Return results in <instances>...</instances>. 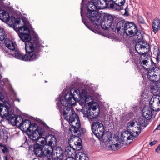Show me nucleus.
Wrapping results in <instances>:
<instances>
[{
    "mask_svg": "<svg viewBox=\"0 0 160 160\" xmlns=\"http://www.w3.org/2000/svg\"><path fill=\"white\" fill-rule=\"evenodd\" d=\"M80 93L77 88L72 89L70 93L65 94L64 99L61 100L63 108V115L65 119L71 126V130L75 133L77 135L73 139L74 144L72 146H67L65 148V153L69 157L73 154L74 150L79 151L82 147V140L79 137L81 136L80 130L81 124L78 115L74 113L72 105L76 103L77 100L81 98Z\"/></svg>",
    "mask_w": 160,
    "mask_h": 160,
    "instance_id": "obj_1",
    "label": "nucleus"
},
{
    "mask_svg": "<svg viewBox=\"0 0 160 160\" xmlns=\"http://www.w3.org/2000/svg\"><path fill=\"white\" fill-rule=\"evenodd\" d=\"M18 34L21 39L25 43V49L27 54L23 55L18 50L16 58L26 61H33L38 58L40 54L35 52V42H30L31 36L30 31L27 26L24 25L19 28Z\"/></svg>",
    "mask_w": 160,
    "mask_h": 160,
    "instance_id": "obj_2",
    "label": "nucleus"
},
{
    "mask_svg": "<svg viewBox=\"0 0 160 160\" xmlns=\"http://www.w3.org/2000/svg\"><path fill=\"white\" fill-rule=\"evenodd\" d=\"M116 30L118 32H124L130 36H135L138 40H140L143 37V32L138 30L137 25L132 22L120 21L117 24Z\"/></svg>",
    "mask_w": 160,
    "mask_h": 160,
    "instance_id": "obj_3",
    "label": "nucleus"
},
{
    "mask_svg": "<svg viewBox=\"0 0 160 160\" xmlns=\"http://www.w3.org/2000/svg\"><path fill=\"white\" fill-rule=\"evenodd\" d=\"M86 8L88 10L87 12V17L93 23L96 20L100 19L101 16L97 11L98 9L93 2H89L87 4Z\"/></svg>",
    "mask_w": 160,
    "mask_h": 160,
    "instance_id": "obj_4",
    "label": "nucleus"
},
{
    "mask_svg": "<svg viewBox=\"0 0 160 160\" xmlns=\"http://www.w3.org/2000/svg\"><path fill=\"white\" fill-rule=\"evenodd\" d=\"M4 43L6 47L2 48V50L5 56L11 55L16 58L17 54H18V50L15 49V46L12 41L9 38H6L4 41Z\"/></svg>",
    "mask_w": 160,
    "mask_h": 160,
    "instance_id": "obj_5",
    "label": "nucleus"
},
{
    "mask_svg": "<svg viewBox=\"0 0 160 160\" xmlns=\"http://www.w3.org/2000/svg\"><path fill=\"white\" fill-rule=\"evenodd\" d=\"M101 17L99 20H96L94 24L99 26H101L102 28L104 30H108L112 25L113 20L114 17L112 15H108L107 16V19L106 20L104 18L102 19V18L100 19Z\"/></svg>",
    "mask_w": 160,
    "mask_h": 160,
    "instance_id": "obj_6",
    "label": "nucleus"
},
{
    "mask_svg": "<svg viewBox=\"0 0 160 160\" xmlns=\"http://www.w3.org/2000/svg\"><path fill=\"white\" fill-rule=\"evenodd\" d=\"M136 51L140 55V57H145L147 54L150 50L149 44L145 42H140L137 43L135 46Z\"/></svg>",
    "mask_w": 160,
    "mask_h": 160,
    "instance_id": "obj_7",
    "label": "nucleus"
},
{
    "mask_svg": "<svg viewBox=\"0 0 160 160\" xmlns=\"http://www.w3.org/2000/svg\"><path fill=\"white\" fill-rule=\"evenodd\" d=\"M91 129L93 133L98 138H102L105 134L103 125L99 122H93L91 126Z\"/></svg>",
    "mask_w": 160,
    "mask_h": 160,
    "instance_id": "obj_8",
    "label": "nucleus"
},
{
    "mask_svg": "<svg viewBox=\"0 0 160 160\" xmlns=\"http://www.w3.org/2000/svg\"><path fill=\"white\" fill-rule=\"evenodd\" d=\"M125 0H107L106 4L113 10L120 11L124 9Z\"/></svg>",
    "mask_w": 160,
    "mask_h": 160,
    "instance_id": "obj_9",
    "label": "nucleus"
},
{
    "mask_svg": "<svg viewBox=\"0 0 160 160\" xmlns=\"http://www.w3.org/2000/svg\"><path fill=\"white\" fill-rule=\"evenodd\" d=\"M48 134V135H46L45 136L46 139H48L49 138V140L47 142V145H46V146L47 147V151H49V152H53L54 149L56 148L57 146L56 138L52 135Z\"/></svg>",
    "mask_w": 160,
    "mask_h": 160,
    "instance_id": "obj_10",
    "label": "nucleus"
},
{
    "mask_svg": "<svg viewBox=\"0 0 160 160\" xmlns=\"http://www.w3.org/2000/svg\"><path fill=\"white\" fill-rule=\"evenodd\" d=\"M158 71L160 72V69H158ZM158 73L157 72H156L155 71H150V70H148L147 72V77L148 79L153 82H156L152 84V89L154 85L160 82V74H158Z\"/></svg>",
    "mask_w": 160,
    "mask_h": 160,
    "instance_id": "obj_11",
    "label": "nucleus"
},
{
    "mask_svg": "<svg viewBox=\"0 0 160 160\" xmlns=\"http://www.w3.org/2000/svg\"><path fill=\"white\" fill-rule=\"evenodd\" d=\"M152 92L153 95L156 96V101L158 107L155 110L158 112L160 110V82L156 85H154L152 88Z\"/></svg>",
    "mask_w": 160,
    "mask_h": 160,
    "instance_id": "obj_12",
    "label": "nucleus"
},
{
    "mask_svg": "<svg viewBox=\"0 0 160 160\" xmlns=\"http://www.w3.org/2000/svg\"><path fill=\"white\" fill-rule=\"evenodd\" d=\"M45 132L43 129H38L36 131L27 133L29 138L33 141L38 142V140L41 139V137L44 136Z\"/></svg>",
    "mask_w": 160,
    "mask_h": 160,
    "instance_id": "obj_13",
    "label": "nucleus"
},
{
    "mask_svg": "<svg viewBox=\"0 0 160 160\" xmlns=\"http://www.w3.org/2000/svg\"><path fill=\"white\" fill-rule=\"evenodd\" d=\"M33 152L38 157H41L44 155L45 152H47V149L44 148L43 145H40L38 142L33 145Z\"/></svg>",
    "mask_w": 160,
    "mask_h": 160,
    "instance_id": "obj_14",
    "label": "nucleus"
},
{
    "mask_svg": "<svg viewBox=\"0 0 160 160\" xmlns=\"http://www.w3.org/2000/svg\"><path fill=\"white\" fill-rule=\"evenodd\" d=\"M91 109L90 108H89L88 109L85 108L82 109V112L84 117L91 120L94 118H97L99 114V112H97L96 114L95 113L94 114L93 112H91Z\"/></svg>",
    "mask_w": 160,
    "mask_h": 160,
    "instance_id": "obj_15",
    "label": "nucleus"
},
{
    "mask_svg": "<svg viewBox=\"0 0 160 160\" xmlns=\"http://www.w3.org/2000/svg\"><path fill=\"white\" fill-rule=\"evenodd\" d=\"M9 107L0 103V115L2 117H7L9 115Z\"/></svg>",
    "mask_w": 160,
    "mask_h": 160,
    "instance_id": "obj_16",
    "label": "nucleus"
},
{
    "mask_svg": "<svg viewBox=\"0 0 160 160\" xmlns=\"http://www.w3.org/2000/svg\"><path fill=\"white\" fill-rule=\"evenodd\" d=\"M152 26L153 31L156 33L160 29V20L157 18H155Z\"/></svg>",
    "mask_w": 160,
    "mask_h": 160,
    "instance_id": "obj_17",
    "label": "nucleus"
},
{
    "mask_svg": "<svg viewBox=\"0 0 160 160\" xmlns=\"http://www.w3.org/2000/svg\"><path fill=\"white\" fill-rule=\"evenodd\" d=\"M2 14L3 18L5 19L7 22H8L11 24H13L14 26L16 20L15 18L12 16L10 17L8 13L4 12H5V11H2Z\"/></svg>",
    "mask_w": 160,
    "mask_h": 160,
    "instance_id": "obj_18",
    "label": "nucleus"
},
{
    "mask_svg": "<svg viewBox=\"0 0 160 160\" xmlns=\"http://www.w3.org/2000/svg\"><path fill=\"white\" fill-rule=\"evenodd\" d=\"M155 110V109H154V110H153L151 108H147L143 112V115L147 119L149 120L152 118L154 111H156Z\"/></svg>",
    "mask_w": 160,
    "mask_h": 160,
    "instance_id": "obj_19",
    "label": "nucleus"
},
{
    "mask_svg": "<svg viewBox=\"0 0 160 160\" xmlns=\"http://www.w3.org/2000/svg\"><path fill=\"white\" fill-rule=\"evenodd\" d=\"M0 137L2 141L4 143L6 142L8 138L7 131L5 130L0 129Z\"/></svg>",
    "mask_w": 160,
    "mask_h": 160,
    "instance_id": "obj_20",
    "label": "nucleus"
},
{
    "mask_svg": "<svg viewBox=\"0 0 160 160\" xmlns=\"http://www.w3.org/2000/svg\"><path fill=\"white\" fill-rule=\"evenodd\" d=\"M145 58L142 61L141 64L143 67L146 70L150 69L149 65L150 64V61H152V58L150 57H145Z\"/></svg>",
    "mask_w": 160,
    "mask_h": 160,
    "instance_id": "obj_21",
    "label": "nucleus"
},
{
    "mask_svg": "<svg viewBox=\"0 0 160 160\" xmlns=\"http://www.w3.org/2000/svg\"><path fill=\"white\" fill-rule=\"evenodd\" d=\"M148 120L143 115L140 117L138 120L139 124H138L137 126H139L141 128V127H146L148 124L147 122Z\"/></svg>",
    "mask_w": 160,
    "mask_h": 160,
    "instance_id": "obj_22",
    "label": "nucleus"
},
{
    "mask_svg": "<svg viewBox=\"0 0 160 160\" xmlns=\"http://www.w3.org/2000/svg\"><path fill=\"white\" fill-rule=\"evenodd\" d=\"M110 142V146L112 149L113 151H116L118 149L121 147L120 142H118L116 141H114L111 140Z\"/></svg>",
    "mask_w": 160,
    "mask_h": 160,
    "instance_id": "obj_23",
    "label": "nucleus"
},
{
    "mask_svg": "<svg viewBox=\"0 0 160 160\" xmlns=\"http://www.w3.org/2000/svg\"><path fill=\"white\" fill-rule=\"evenodd\" d=\"M38 129H43L40 127H38L37 124L35 123H31L30 127H29L27 131V133H29L30 132H34L36 131V130H38Z\"/></svg>",
    "mask_w": 160,
    "mask_h": 160,
    "instance_id": "obj_24",
    "label": "nucleus"
},
{
    "mask_svg": "<svg viewBox=\"0 0 160 160\" xmlns=\"http://www.w3.org/2000/svg\"><path fill=\"white\" fill-rule=\"evenodd\" d=\"M153 55L154 56V57L156 58L157 62H159L160 61V51L157 46L154 47Z\"/></svg>",
    "mask_w": 160,
    "mask_h": 160,
    "instance_id": "obj_25",
    "label": "nucleus"
},
{
    "mask_svg": "<svg viewBox=\"0 0 160 160\" xmlns=\"http://www.w3.org/2000/svg\"><path fill=\"white\" fill-rule=\"evenodd\" d=\"M107 1V0H93V3L97 6L98 9H101L102 7L101 6L104 3Z\"/></svg>",
    "mask_w": 160,
    "mask_h": 160,
    "instance_id": "obj_26",
    "label": "nucleus"
},
{
    "mask_svg": "<svg viewBox=\"0 0 160 160\" xmlns=\"http://www.w3.org/2000/svg\"><path fill=\"white\" fill-rule=\"evenodd\" d=\"M31 123L30 120L29 119H26L23 120L22 123L20 127H22L24 129L26 130L27 131L30 127Z\"/></svg>",
    "mask_w": 160,
    "mask_h": 160,
    "instance_id": "obj_27",
    "label": "nucleus"
},
{
    "mask_svg": "<svg viewBox=\"0 0 160 160\" xmlns=\"http://www.w3.org/2000/svg\"><path fill=\"white\" fill-rule=\"evenodd\" d=\"M77 158H78V160H89V159L86 154L81 152H78L76 156Z\"/></svg>",
    "mask_w": 160,
    "mask_h": 160,
    "instance_id": "obj_28",
    "label": "nucleus"
},
{
    "mask_svg": "<svg viewBox=\"0 0 160 160\" xmlns=\"http://www.w3.org/2000/svg\"><path fill=\"white\" fill-rule=\"evenodd\" d=\"M15 122H14V125H16L18 127H21V125L22 123L23 119L22 117L21 116H18L15 118Z\"/></svg>",
    "mask_w": 160,
    "mask_h": 160,
    "instance_id": "obj_29",
    "label": "nucleus"
},
{
    "mask_svg": "<svg viewBox=\"0 0 160 160\" xmlns=\"http://www.w3.org/2000/svg\"><path fill=\"white\" fill-rule=\"evenodd\" d=\"M35 52L39 54V52L42 51L44 46L40 42L35 43Z\"/></svg>",
    "mask_w": 160,
    "mask_h": 160,
    "instance_id": "obj_30",
    "label": "nucleus"
},
{
    "mask_svg": "<svg viewBox=\"0 0 160 160\" xmlns=\"http://www.w3.org/2000/svg\"><path fill=\"white\" fill-rule=\"evenodd\" d=\"M53 152L47 151L46 154L43 156V160H54L52 156Z\"/></svg>",
    "mask_w": 160,
    "mask_h": 160,
    "instance_id": "obj_31",
    "label": "nucleus"
},
{
    "mask_svg": "<svg viewBox=\"0 0 160 160\" xmlns=\"http://www.w3.org/2000/svg\"><path fill=\"white\" fill-rule=\"evenodd\" d=\"M132 133L131 132H130L128 131H126L123 133L124 135V137H127V140H133L134 138L132 135Z\"/></svg>",
    "mask_w": 160,
    "mask_h": 160,
    "instance_id": "obj_32",
    "label": "nucleus"
},
{
    "mask_svg": "<svg viewBox=\"0 0 160 160\" xmlns=\"http://www.w3.org/2000/svg\"><path fill=\"white\" fill-rule=\"evenodd\" d=\"M7 117L8 118L9 121L11 122L12 124L14 125V122H15V119L16 118L15 115L14 114H12L10 112L9 113V115Z\"/></svg>",
    "mask_w": 160,
    "mask_h": 160,
    "instance_id": "obj_33",
    "label": "nucleus"
},
{
    "mask_svg": "<svg viewBox=\"0 0 160 160\" xmlns=\"http://www.w3.org/2000/svg\"><path fill=\"white\" fill-rule=\"evenodd\" d=\"M83 1L84 0H82V2L81 4V12L80 13L81 14V16H82V22L84 23V24L86 25V26L88 28V25H87V23L86 22V21L84 19L83 17V15H82V9L84 7V4H83Z\"/></svg>",
    "mask_w": 160,
    "mask_h": 160,
    "instance_id": "obj_34",
    "label": "nucleus"
},
{
    "mask_svg": "<svg viewBox=\"0 0 160 160\" xmlns=\"http://www.w3.org/2000/svg\"><path fill=\"white\" fill-rule=\"evenodd\" d=\"M6 37L5 32L4 29L0 27V41L3 40Z\"/></svg>",
    "mask_w": 160,
    "mask_h": 160,
    "instance_id": "obj_35",
    "label": "nucleus"
},
{
    "mask_svg": "<svg viewBox=\"0 0 160 160\" xmlns=\"http://www.w3.org/2000/svg\"><path fill=\"white\" fill-rule=\"evenodd\" d=\"M150 63L151 65H149L150 69H148V70H150V71H154L155 69H157L156 63L153 62L152 59V61H150Z\"/></svg>",
    "mask_w": 160,
    "mask_h": 160,
    "instance_id": "obj_36",
    "label": "nucleus"
},
{
    "mask_svg": "<svg viewBox=\"0 0 160 160\" xmlns=\"http://www.w3.org/2000/svg\"><path fill=\"white\" fill-rule=\"evenodd\" d=\"M137 127L138 128V130L139 131H136L135 132L134 131H132V132H131V133H132V134L134 138L137 137L141 132V128L139 126H137Z\"/></svg>",
    "mask_w": 160,
    "mask_h": 160,
    "instance_id": "obj_37",
    "label": "nucleus"
},
{
    "mask_svg": "<svg viewBox=\"0 0 160 160\" xmlns=\"http://www.w3.org/2000/svg\"><path fill=\"white\" fill-rule=\"evenodd\" d=\"M156 96L154 95L151 98L149 101V106L150 108L152 109L153 110H154V107L152 106V104L154 103L155 101H156Z\"/></svg>",
    "mask_w": 160,
    "mask_h": 160,
    "instance_id": "obj_38",
    "label": "nucleus"
},
{
    "mask_svg": "<svg viewBox=\"0 0 160 160\" xmlns=\"http://www.w3.org/2000/svg\"><path fill=\"white\" fill-rule=\"evenodd\" d=\"M0 147L1 148H2V150L3 153H5L9 152L8 148L5 145L3 144L2 143H0Z\"/></svg>",
    "mask_w": 160,
    "mask_h": 160,
    "instance_id": "obj_39",
    "label": "nucleus"
},
{
    "mask_svg": "<svg viewBox=\"0 0 160 160\" xmlns=\"http://www.w3.org/2000/svg\"><path fill=\"white\" fill-rule=\"evenodd\" d=\"M38 142H40L41 144H40V145H43L44 148L47 149V147L46 146V145H47V142L44 139V140H42V137H41V139L38 140Z\"/></svg>",
    "mask_w": 160,
    "mask_h": 160,
    "instance_id": "obj_40",
    "label": "nucleus"
},
{
    "mask_svg": "<svg viewBox=\"0 0 160 160\" xmlns=\"http://www.w3.org/2000/svg\"><path fill=\"white\" fill-rule=\"evenodd\" d=\"M135 123V122L133 121L130 122H128V123L127 124V129L128 130V128L130 127H133L134 126Z\"/></svg>",
    "mask_w": 160,
    "mask_h": 160,
    "instance_id": "obj_41",
    "label": "nucleus"
},
{
    "mask_svg": "<svg viewBox=\"0 0 160 160\" xmlns=\"http://www.w3.org/2000/svg\"><path fill=\"white\" fill-rule=\"evenodd\" d=\"M138 20L141 23L144 24L145 23V22L143 18L141 16H139L138 17Z\"/></svg>",
    "mask_w": 160,
    "mask_h": 160,
    "instance_id": "obj_42",
    "label": "nucleus"
},
{
    "mask_svg": "<svg viewBox=\"0 0 160 160\" xmlns=\"http://www.w3.org/2000/svg\"><path fill=\"white\" fill-rule=\"evenodd\" d=\"M21 20H22L23 22L24 23V22L25 21H24V19H23L22 18H18L17 19L15 20V24L16 25L17 24H19L20 23V22H21Z\"/></svg>",
    "mask_w": 160,
    "mask_h": 160,
    "instance_id": "obj_43",
    "label": "nucleus"
},
{
    "mask_svg": "<svg viewBox=\"0 0 160 160\" xmlns=\"http://www.w3.org/2000/svg\"><path fill=\"white\" fill-rule=\"evenodd\" d=\"M155 151L158 153L160 152V145H159L155 149Z\"/></svg>",
    "mask_w": 160,
    "mask_h": 160,
    "instance_id": "obj_44",
    "label": "nucleus"
},
{
    "mask_svg": "<svg viewBox=\"0 0 160 160\" xmlns=\"http://www.w3.org/2000/svg\"><path fill=\"white\" fill-rule=\"evenodd\" d=\"M157 142L156 141H153L149 143V145L151 146H152L155 145Z\"/></svg>",
    "mask_w": 160,
    "mask_h": 160,
    "instance_id": "obj_45",
    "label": "nucleus"
},
{
    "mask_svg": "<svg viewBox=\"0 0 160 160\" xmlns=\"http://www.w3.org/2000/svg\"><path fill=\"white\" fill-rule=\"evenodd\" d=\"M128 6H127V7L125 8V12L124 13V14H125V15H127L128 14Z\"/></svg>",
    "mask_w": 160,
    "mask_h": 160,
    "instance_id": "obj_46",
    "label": "nucleus"
},
{
    "mask_svg": "<svg viewBox=\"0 0 160 160\" xmlns=\"http://www.w3.org/2000/svg\"><path fill=\"white\" fill-rule=\"evenodd\" d=\"M4 99V96L0 92V100L2 101Z\"/></svg>",
    "mask_w": 160,
    "mask_h": 160,
    "instance_id": "obj_47",
    "label": "nucleus"
},
{
    "mask_svg": "<svg viewBox=\"0 0 160 160\" xmlns=\"http://www.w3.org/2000/svg\"><path fill=\"white\" fill-rule=\"evenodd\" d=\"M160 130V123L159 125L156 128L155 130Z\"/></svg>",
    "mask_w": 160,
    "mask_h": 160,
    "instance_id": "obj_48",
    "label": "nucleus"
},
{
    "mask_svg": "<svg viewBox=\"0 0 160 160\" xmlns=\"http://www.w3.org/2000/svg\"><path fill=\"white\" fill-rule=\"evenodd\" d=\"M3 160H10V159L8 158L7 156H5L4 157Z\"/></svg>",
    "mask_w": 160,
    "mask_h": 160,
    "instance_id": "obj_49",
    "label": "nucleus"
},
{
    "mask_svg": "<svg viewBox=\"0 0 160 160\" xmlns=\"http://www.w3.org/2000/svg\"><path fill=\"white\" fill-rule=\"evenodd\" d=\"M15 100L18 101V102H20V99L18 98H16L15 99Z\"/></svg>",
    "mask_w": 160,
    "mask_h": 160,
    "instance_id": "obj_50",
    "label": "nucleus"
},
{
    "mask_svg": "<svg viewBox=\"0 0 160 160\" xmlns=\"http://www.w3.org/2000/svg\"><path fill=\"white\" fill-rule=\"evenodd\" d=\"M96 107H93L92 108V110L93 111H94L95 110H96Z\"/></svg>",
    "mask_w": 160,
    "mask_h": 160,
    "instance_id": "obj_51",
    "label": "nucleus"
},
{
    "mask_svg": "<svg viewBox=\"0 0 160 160\" xmlns=\"http://www.w3.org/2000/svg\"><path fill=\"white\" fill-rule=\"evenodd\" d=\"M54 160H62L61 159L59 158H55V159H54Z\"/></svg>",
    "mask_w": 160,
    "mask_h": 160,
    "instance_id": "obj_52",
    "label": "nucleus"
},
{
    "mask_svg": "<svg viewBox=\"0 0 160 160\" xmlns=\"http://www.w3.org/2000/svg\"><path fill=\"white\" fill-rule=\"evenodd\" d=\"M65 160H69V159H68L66 158Z\"/></svg>",
    "mask_w": 160,
    "mask_h": 160,
    "instance_id": "obj_53",
    "label": "nucleus"
},
{
    "mask_svg": "<svg viewBox=\"0 0 160 160\" xmlns=\"http://www.w3.org/2000/svg\"><path fill=\"white\" fill-rule=\"evenodd\" d=\"M105 26H107V24H106H106H105V25H104Z\"/></svg>",
    "mask_w": 160,
    "mask_h": 160,
    "instance_id": "obj_54",
    "label": "nucleus"
},
{
    "mask_svg": "<svg viewBox=\"0 0 160 160\" xmlns=\"http://www.w3.org/2000/svg\"><path fill=\"white\" fill-rule=\"evenodd\" d=\"M71 160H75L74 159H72Z\"/></svg>",
    "mask_w": 160,
    "mask_h": 160,
    "instance_id": "obj_55",
    "label": "nucleus"
},
{
    "mask_svg": "<svg viewBox=\"0 0 160 160\" xmlns=\"http://www.w3.org/2000/svg\"><path fill=\"white\" fill-rule=\"evenodd\" d=\"M0 83H1L2 85H3V84L2 83V82H1Z\"/></svg>",
    "mask_w": 160,
    "mask_h": 160,
    "instance_id": "obj_56",
    "label": "nucleus"
},
{
    "mask_svg": "<svg viewBox=\"0 0 160 160\" xmlns=\"http://www.w3.org/2000/svg\"><path fill=\"white\" fill-rule=\"evenodd\" d=\"M45 82H47V81H45Z\"/></svg>",
    "mask_w": 160,
    "mask_h": 160,
    "instance_id": "obj_57",
    "label": "nucleus"
},
{
    "mask_svg": "<svg viewBox=\"0 0 160 160\" xmlns=\"http://www.w3.org/2000/svg\"><path fill=\"white\" fill-rule=\"evenodd\" d=\"M2 83H3V84H4V82H2Z\"/></svg>",
    "mask_w": 160,
    "mask_h": 160,
    "instance_id": "obj_58",
    "label": "nucleus"
}]
</instances>
